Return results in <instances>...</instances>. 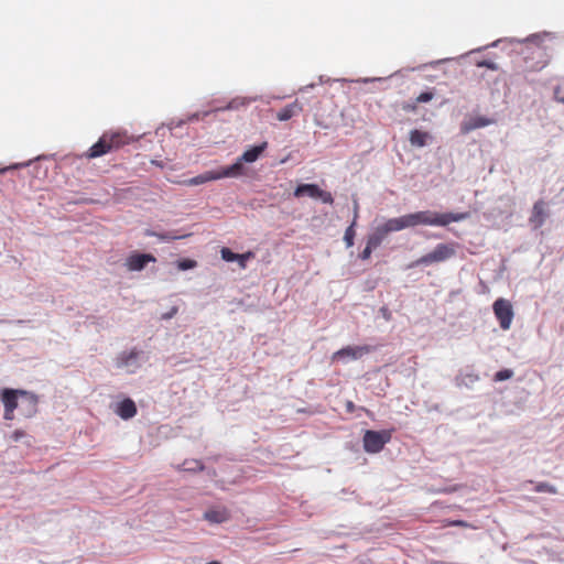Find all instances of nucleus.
Wrapping results in <instances>:
<instances>
[{"label": "nucleus", "instance_id": "obj_20", "mask_svg": "<svg viewBox=\"0 0 564 564\" xmlns=\"http://www.w3.org/2000/svg\"><path fill=\"white\" fill-rule=\"evenodd\" d=\"M427 139H430V134L425 131H421L417 129L411 130L410 132V143L413 147L423 148L427 144Z\"/></svg>", "mask_w": 564, "mask_h": 564}, {"label": "nucleus", "instance_id": "obj_22", "mask_svg": "<svg viewBox=\"0 0 564 564\" xmlns=\"http://www.w3.org/2000/svg\"><path fill=\"white\" fill-rule=\"evenodd\" d=\"M388 236V234L384 231V228L382 225L378 226L373 232H371L369 236H368V240L367 242L371 246V247H375V248H378L382 241L386 239V237Z\"/></svg>", "mask_w": 564, "mask_h": 564}, {"label": "nucleus", "instance_id": "obj_11", "mask_svg": "<svg viewBox=\"0 0 564 564\" xmlns=\"http://www.w3.org/2000/svg\"><path fill=\"white\" fill-rule=\"evenodd\" d=\"M221 259L226 262H237L240 269L247 268V262L254 257L253 252L248 251L245 253L234 252L228 247H223L220 250Z\"/></svg>", "mask_w": 564, "mask_h": 564}, {"label": "nucleus", "instance_id": "obj_37", "mask_svg": "<svg viewBox=\"0 0 564 564\" xmlns=\"http://www.w3.org/2000/svg\"><path fill=\"white\" fill-rule=\"evenodd\" d=\"M26 436V433L22 430H15L12 435H11V438L14 441V442H20L23 437Z\"/></svg>", "mask_w": 564, "mask_h": 564}, {"label": "nucleus", "instance_id": "obj_2", "mask_svg": "<svg viewBox=\"0 0 564 564\" xmlns=\"http://www.w3.org/2000/svg\"><path fill=\"white\" fill-rule=\"evenodd\" d=\"M124 143L123 135L119 132L110 134L104 133L99 140L90 147L87 156L89 159L102 156L111 150L120 148Z\"/></svg>", "mask_w": 564, "mask_h": 564}, {"label": "nucleus", "instance_id": "obj_9", "mask_svg": "<svg viewBox=\"0 0 564 564\" xmlns=\"http://www.w3.org/2000/svg\"><path fill=\"white\" fill-rule=\"evenodd\" d=\"M212 178L215 181L227 177H240L246 174V167L238 160H236L232 164L221 166L218 170L212 171Z\"/></svg>", "mask_w": 564, "mask_h": 564}, {"label": "nucleus", "instance_id": "obj_26", "mask_svg": "<svg viewBox=\"0 0 564 564\" xmlns=\"http://www.w3.org/2000/svg\"><path fill=\"white\" fill-rule=\"evenodd\" d=\"M210 175H213L212 171H207V172H205L203 174H199V175L188 180V184L193 185V186H196V185H200V184L207 183L209 181H215L214 178L210 177Z\"/></svg>", "mask_w": 564, "mask_h": 564}, {"label": "nucleus", "instance_id": "obj_25", "mask_svg": "<svg viewBox=\"0 0 564 564\" xmlns=\"http://www.w3.org/2000/svg\"><path fill=\"white\" fill-rule=\"evenodd\" d=\"M355 226H356V221L352 220L351 224L345 230L344 241H345L347 248H350L354 246L355 236H356Z\"/></svg>", "mask_w": 564, "mask_h": 564}, {"label": "nucleus", "instance_id": "obj_33", "mask_svg": "<svg viewBox=\"0 0 564 564\" xmlns=\"http://www.w3.org/2000/svg\"><path fill=\"white\" fill-rule=\"evenodd\" d=\"M433 97H434L433 91L426 90V91L421 93L416 97V102H420V104L429 102L433 99Z\"/></svg>", "mask_w": 564, "mask_h": 564}, {"label": "nucleus", "instance_id": "obj_15", "mask_svg": "<svg viewBox=\"0 0 564 564\" xmlns=\"http://www.w3.org/2000/svg\"><path fill=\"white\" fill-rule=\"evenodd\" d=\"M20 392L21 389L4 388L1 390V401L4 405V409L14 411L19 408Z\"/></svg>", "mask_w": 564, "mask_h": 564}, {"label": "nucleus", "instance_id": "obj_13", "mask_svg": "<svg viewBox=\"0 0 564 564\" xmlns=\"http://www.w3.org/2000/svg\"><path fill=\"white\" fill-rule=\"evenodd\" d=\"M268 148V142L263 141L260 144H256L247 149L237 160L245 165V163L256 162Z\"/></svg>", "mask_w": 564, "mask_h": 564}, {"label": "nucleus", "instance_id": "obj_47", "mask_svg": "<svg viewBox=\"0 0 564 564\" xmlns=\"http://www.w3.org/2000/svg\"><path fill=\"white\" fill-rule=\"evenodd\" d=\"M500 41H501V40H497V41L492 42L490 46H492V47L498 46V43H499Z\"/></svg>", "mask_w": 564, "mask_h": 564}, {"label": "nucleus", "instance_id": "obj_5", "mask_svg": "<svg viewBox=\"0 0 564 564\" xmlns=\"http://www.w3.org/2000/svg\"><path fill=\"white\" fill-rule=\"evenodd\" d=\"M293 195L300 197H311L314 199H321L325 204H333L334 198L329 192L323 191L317 184L314 183H301L299 184Z\"/></svg>", "mask_w": 564, "mask_h": 564}, {"label": "nucleus", "instance_id": "obj_7", "mask_svg": "<svg viewBox=\"0 0 564 564\" xmlns=\"http://www.w3.org/2000/svg\"><path fill=\"white\" fill-rule=\"evenodd\" d=\"M492 310L496 318L499 322L500 327L503 330H507L511 326V322L513 318V308L511 303L506 299H497L494 302Z\"/></svg>", "mask_w": 564, "mask_h": 564}, {"label": "nucleus", "instance_id": "obj_35", "mask_svg": "<svg viewBox=\"0 0 564 564\" xmlns=\"http://www.w3.org/2000/svg\"><path fill=\"white\" fill-rule=\"evenodd\" d=\"M376 249L375 247H371L368 242L365 247V249L361 251V253L359 254L360 259L361 260H367L370 258L371 253H372V250Z\"/></svg>", "mask_w": 564, "mask_h": 564}, {"label": "nucleus", "instance_id": "obj_23", "mask_svg": "<svg viewBox=\"0 0 564 564\" xmlns=\"http://www.w3.org/2000/svg\"><path fill=\"white\" fill-rule=\"evenodd\" d=\"M479 380V376L474 372H460L458 376H456L455 381L456 386H465L470 388L475 382Z\"/></svg>", "mask_w": 564, "mask_h": 564}, {"label": "nucleus", "instance_id": "obj_30", "mask_svg": "<svg viewBox=\"0 0 564 564\" xmlns=\"http://www.w3.org/2000/svg\"><path fill=\"white\" fill-rule=\"evenodd\" d=\"M512 376H513V370L506 368V369H501V370L497 371L495 373L494 380L497 382L505 381V380L512 378Z\"/></svg>", "mask_w": 564, "mask_h": 564}, {"label": "nucleus", "instance_id": "obj_34", "mask_svg": "<svg viewBox=\"0 0 564 564\" xmlns=\"http://www.w3.org/2000/svg\"><path fill=\"white\" fill-rule=\"evenodd\" d=\"M33 161H29V162H25V163H17V164H12L8 167H4V169H1L0 170V174L4 173L6 171H9V170H18V169H21V167H24V166H29L32 164Z\"/></svg>", "mask_w": 564, "mask_h": 564}, {"label": "nucleus", "instance_id": "obj_12", "mask_svg": "<svg viewBox=\"0 0 564 564\" xmlns=\"http://www.w3.org/2000/svg\"><path fill=\"white\" fill-rule=\"evenodd\" d=\"M143 356V351L138 349H132L129 352H122L119 357L118 366L124 368H133L137 369L141 366V358Z\"/></svg>", "mask_w": 564, "mask_h": 564}, {"label": "nucleus", "instance_id": "obj_44", "mask_svg": "<svg viewBox=\"0 0 564 564\" xmlns=\"http://www.w3.org/2000/svg\"><path fill=\"white\" fill-rule=\"evenodd\" d=\"M447 61H448V58H444V59H440V61H436V62H432V63H430V65L434 66V65H437V64H441V63H445Z\"/></svg>", "mask_w": 564, "mask_h": 564}, {"label": "nucleus", "instance_id": "obj_8", "mask_svg": "<svg viewBox=\"0 0 564 564\" xmlns=\"http://www.w3.org/2000/svg\"><path fill=\"white\" fill-rule=\"evenodd\" d=\"M20 410L25 417H32L37 413L39 397L26 390L20 392Z\"/></svg>", "mask_w": 564, "mask_h": 564}, {"label": "nucleus", "instance_id": "obj_38", "mask_svg": "<svg viewBox=\"0 0 564 564\" xmlns=\"http://www.w3.org/2000/svg\"><path fill=\"white\" fill-rule=\"evenodd\" d=\"M561 87L557 86L554 88V100L557 102L564 104V95L560 96Z\"/></svg>", "mask_w": 564, "mask_h": 564}, {"label": "nucleus", "instance_id": "obj_17", "mask_svg": "<svg viewBox=\"0 0 564 564\" xmlns=\"http://www.w3.org/2000/svg\"><path fill=\"white\" fill-rule=\"evenodd\" d=\"M303 107L299 104V101L291 102L283 107L278 113L276 119L280 121H288L294 116H297L302 112Z\"/></svg>", "mask_w": 564, "mask_h": 564}, {"label": "nucleus", "instance_id": "obj_48", "mask_svg": "<svg viewBox=\"0 0 564 564\" xmlns=\"http://www.w3.org/2000/svg\"><path fill=\"white\" fill-rule=\"evenodd\" d=\"M206 564H221V563H220V562H218V561H212V562H208V563H206Z\"/></svg>", "mask_w": 564, "mask_h": 564}, {"label": "nucleus", "instance_id": "obj_39", "mask_svg": "<svg viewBox=\"0 0 564 564\" xmlns=\"http://www.w3.org/2000/svg\"><path fill=\"white\" fill-rule=\"evenodd\" d=\"M3 419L7 421H11L14 419V411H9L8 409H4Z\"/></svg>", "mask_w": 564, "mask_h": 564}, {"label": "nucleus", "instance_id": "obj_43", "mask_svg": "<svg viewBox=\"0 0 564 564\" xmlns=\"http://www.w3.org/2000/svg\"><path fill=\"white\" fill-rule=\"evenodd\" d=\"M354 408H355L354 403L351 401H348L347 402V411L352 412Z\"/></svg>", "mask_w": 564, "mask_h": 564}, {"label": "nucleus", "instance_id": "obj_27", "mask_svg": "<svg viewBox=\"0 0 564 564\" xmlns=\"http://www.w3.org/2000/svg\"><path fill=\"white\" fill-rule=\"evenodd\" d=\"M176 267L180 271L192 270L197 267V261L189 258H183L176 261Z\"/></svg>", "mask_w": 564, "mask_h": 564}, {"label": "nucleus", "instance_id": "obj_31", "mask_svg": "<svg viewBox=\"0 0 564 564\" xmlns=\"http://www.w3.org/2000/svg\"><path fill=\"white\" fill-rule=\"evenodd\" d=\"M217 110L218 109L209 110V111H203V112H194V113H192V115H189L187 117V121L188 122H195V121L202 120V119L206 118L207 116H209L212 112L217 111Z\"/></svg>", "mask_w": 564, "mask_h": 564}, {"label": "nucleus", "instance_id": "obj_46", "mask_svg": "<svg viewBox=\"0 0 564 564\" xmlns=\"http://www.w3.org/2000/svg\"><path fill=\"white\" fill-rule=\"evenodd\" d=\"M187 121V119L185 120H180L178 123H177V127H182L183 124H185Z\"/></svg>", "mask_w": 564, "mask_h": 564}, {"label": "nucleus", "instance_id": "obj_3", "mask_svg": "<svg viewBox=\"0 0 564 564\" xmlns=\"http://www.w3.org/2000/svg\"><path fill=\"white\" fill-rule=\"evenodd\" d=\"M455 253L456 250L454 245L438 243L431 252L414 261L411 267L431 265L433 263L444 262L454 257Z\"/></svg>", "mask_w": 564, "mask_h": 564}, {"label": "nucleus", "instance_id": "obj_49", "mask_svg": "<svg viewBox=\"0 0 564 564\" xmlns=\"http://www.w3.org/2000/svg\"><path fill=\"white\" fill-rule=\"evenodd\" d=\"M535 37V34H532L530 37H528L525 41H530Z\"/></svg>", "mask_w": 564, "mask_h": 564}, {"label": "nucleus", "instance_id": "obj_4", "mask_svg": "<svg viewBox=\"0 0 564 564\" xmlns=\"http://www.w3.org/2000/svg\"><path fill=\"white\" fill-rule=\"evenodd\" d=\"M392 431L390 430H366L364 434V449L369 454H376L383 449L384 445L390 442Z\"/></svg>", "mask_w": 564, "mask_h": 564}, {"label": "nucleus", "instance_id": "obj_41", "mask_svg": "<svg viewBox=\"0 0 564 564\" xmlns=\"http://www.w3.org/2000/svg\"><path fill=\"white\" fill-rule=\"evenodd\" d=\"M452 525L455 527H468V523L464 520H455L452 522Z\"/></svg>", "mask_w": 564, "mask_h": 564}, {"label": "nucleus", "instance_id": "obj_16", "mask_svg": "<svg viewBox=\"0 0 564 564\" xmlns=\"http://www.w3.org/2000/svg\"><path fill=\"white\" fill-rule=\"evenodd\" d=\"M115 413L122 420H130L137 414V405L130 398H126L116 404Z\"/></svg>", "mask_w": 564, "mask_h": 564}, {"label": "nucleus", "instance_id": "obj_28", "mask_svg": "<svg viewBox=\"0 0 564 564\" xmlns=\"http://www.w3.org/2000/svg\"><path fill=\"white\" fill-rule=\"evenodd\" d=\"M534 491L535 492H546V494H551V495L557 494L556 487L549 482H545V481L538 482L534 488Z\"/></svg>", "mask_w": 564, "mask_h": 564}, {"label": "nucleus", "instance_id": "obj_6", "mask_svg": "<svg viewBox=\"0 0 564 564\" xmlns=\"http://www.w3.org/2000/svg\"><path fill=\"white\" fill-rule=\"evenodd\" d=\"M375 350L376 347L371 345L346 346L334 352L333 360L348 362L350 360L360 359L365 355H368Z\"/></svg>", "mask_w": 564, "mask_h": 564}, {"label": "nucleus", "instance_id": "obj_14", "mask_svg": "<svg viewBox=\"0 0 564 564\" xmlns=\"http://www.w3.org/2000/svg\"><path fill=\"white\" fill-rule=\"evenodd\" d=\"M230 511L225 507H216L205 511L204 519L210 523L220 524L230 519Z\"/></svg>", "mask_w": 564, "mask_h": 564}, {"label": "nucleus", "instance_id": "obj_21", "mask_svg": "<svg viewBox=\"0 0 564 564\" xmlns=\"http://www.w3.org/2000/svg\"><path fill=\"white\" fill-rule=\"evenodd\" d=\"M545 213L543 208L542 202H536L533 205L532 216L530 218V221L534 225V227H540L543 225L545 220Z\"/></svg>", "mask_w": 564, "mask_h": 564}, {"label": "nucleus", "instance_id": "obj_24", "mask_svg": "<svg viewBox=\"0 0 564 564\" xmlns=\"http://www.w3.org/2000/svg\"><path fill=\"white\" fill-rule=\"evenodd\" d=\"M180 468L184 471L195 474L197 471H203L205 469V465L199 459H185Z\"/></svg>", "mask_w": 564, "mask_h": 564}, {"label": "nucleus", "instance_id": "obj_45", "mask_svg": "<svg viewBox=\"0 0 564 564\" xmlns=\"http://www.w3.org/2000/svg\"><path fill=\"white\" fill-rule=\"evenodd\" d=\"M372 80H381V78H366L364 79V83L372 82Z\"/></svg>", "mask_w": 564, "mask_h": 564}, {"label": "nucleus", "instance_id": "obj_19", "mask_svg": "<svg viewBox=\"0 0 564 564\" xmlns=\"http://www.w3.org/2000/svg\"><path fill=\"white\" fill-rule=\"evenodd\" d=\"M145 236L148 237H156L162 242H171L173 240H178L188 237L189 235H176L174 231H164L158 232L155 230H147Z\"/></svg>", "mask_w": 564, "mask_h": 564}, {"label": "nucleus", "instance_id": "obj_40", "mask_svg": "<svg viewBox=\"0 0 564 564\" xmlns=\"http://www.w3.org/2000/svg\"><path fill=\"white\" fill-rule=\"evenodd\" d=\"M359 205L357 200H354V219L357 223Z\"/></svg>", "mask_w": 564, "mask_h": 564}, {"label": "nucleus", "instance_id": "obj_42", "mask_svg": "<svg viewBox=\"0 0 564 564\" xmlns=\"http://www.w3.org/2000/svg\"><path fill=\"white\" fill-rule=\"evenodd\" d=\"M403 109L404 110H414L415 109V105L406 104V105L403 106Z\"/></svg>", "mask_w": 564, "mask_h": 564}, {"label": "nucleus", "instance_id": "obj_10", "mask_svg": "<svg viewBox=\"0 0 564 564\" xmlns=\"http://www.w3.org/2000/svg\"><path fill=\"white\" fill-rule=\"evenodd\" d=\"M156 259L151 253L132 252L128 258L126 265L130 271H142L150 262H155Z\"/></svg>", "mask_w": 564, "mask_h": 564}, {"label": "nucleus", "instance_id": "obj_18", "mask_svg": "<svg viewBox=\"0 0 564 564\" xmlns=\"http://www.w3.org/2000/svg\"><path fill=\"white\" fill-rule=\"evenodd\" d=\"M495 121L490 118L484 116H477L471 118L468 122H465L462 127L464 132H469L471 130L480 129L487 126L492 124Z\"/></svg>", "mask_w": 564, "mask_h": 564}, {"label": "nucleus", "instance_id": "obj_1", "mask_svg": "<svg viewBox=\"0 0 564 564\" xmlns=\"http://www.w3.org/2000/svg\"><path fill=\"white\" fill-rule=\"evenodd\" d=\"M468 217L467 213H437L434 210H420L400 217L390 218L382 224L384 231L389 235L406 228L416 226H447L453 221H462Z\"/></svg>", "mask_w": 564, "mask_h": 564}, {"label": "nucleus", "instance_id": "obj_32", "mask_svg": "<svg viewBox=\"0 0 564 564\" xmlns=\"http://www.w3.org/2000/svg\"><path fill=\"white\" fill-rule=\"evenodd\" d=\"M476 65L478 67H485V68H488L490 70H498V64L492 62V61H489V59H482V61H479L476 63Z\"/></svg>", "mask_w": 564, "mask_h": 564}, {"label": "nucleus", "instance_id": "obj_36", "mask_svg": "<svg viewBox=\"0 0 564 564\" xmlns=\"http://www.w3.org/2000/svg\"><path fill=\"white\" fill-rule=\"evenodd\" d=\"M177 312H178V307L172 306L169 312L162 314L161 319L169 321V319L173 318L177 314Z\"/></svg>", "mask_w": 564, "mask_h": 564}, {"label": "nucleus", "instance_id": "obj_29", "mask_svg": "<svg viewBox=\"0 0 564 564\" xmlns=\"http://www.w3.org/2000/svg\"><path fill=\"white\" fill-rule=\"evenodd\" d=\"M254 100H256V98H252V99L235 98L227 105L226 109H230V110L238 109L240 106H246Z\"/></svg>", "mask_w": 564, "mask_h": 564}]
</instances>
